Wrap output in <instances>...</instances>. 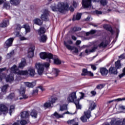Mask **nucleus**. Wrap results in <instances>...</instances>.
I'll return each mask as SVG.
<instances>
[{"label":"nucleus","instance_id":"nucleus-1","mask_svg":"<svg viewBox=\"0 0 125 125\" xmlns=\"http://www.w3.org/2000/svg\"><path fill=\"white\" fill-rule=\"evenodd\" d=\"M7 72H10L11 74L7 76L6 78V81L8 83H12L14 81L13 77V74H16L18 76H22V74H25L26 72L23 71V70H19V68L17 66L14 64L11 67V68L7 70Z\"/></svg>","mask_w":125,"mask_h":125},{"label":"nucleus","instance_id":"nucleus-2","mask_svg":"<svg viewBox=\"0 0 125 125\" xmlns=\"http://www.w3.org/2000/svg\"><path fill=\"white\" fill-rule=\"evenodd\" d=\"M84 97V94L81 93V96L80 99H77V92H73L70 93L67 98L68 102L73 103L75 104L77 109H82V105L80 104V101L81 99H83Z\"/></svg>","mask_w":125,"mask_h":125},{"label":"nucleus","instance_id":"nucleus-3","mask_svg":"<svg viewBox=\"0 0 125 125\" xmlns=\"http://www.w3.org/2000/svg\"><path fill=\"white\" fill-rule=\"evenodd\" d=\"M108 45V42L106 40H104L103 41H100L99 42H96L94 43V46L91 49H86L85 51L86 54H90L92 52H95V50L97 47H100V48H104Z\"/></svg>","mask_w":125,"mask_h":125},{"label":"nucleus","instance_id":"nucleus-4","mask_svg":"<svg viewBox=\"0 0 125 125\" xmlns=\"http://www.w3.org/2000/svg\"><path fill=\"white\" fill-rule=\"evenodd\" d=\"M50 8L52 11H59L61 13H63L65 10L69 9V5L66 2H59L57 6L55 4H53Z\"/></svg>","mask_w":125,"mask_h":125},{"label":"nucleus","instance_id":"nucleus-5","mask_svg":"<svg viewBox=\"0 0 125 125\" xmlns=\"http://www.w3.org/2000/svg\"><path fill=\"white\" fill-rule=\"evenodd\" d=\"M41 59H47V61L50 62V59L54 60V64L56 65H60L61 64V61L57 58L56 56H53L50 53L42 52L40 54Z\"/></svg>","mask_w":125,"mask_h":125},{"label":"nucleus","instance_id":"nucleus-6","mask_svg":"<svg viewBox=\"0 0 125 125\" xmlns=\"http://www.w3.org/2000/svg\"><path fill=\"white\" fill-rule=\"evenodd\" d=\"M50 64L48 62H44L43 63L38 62L35 64V67L37 69L39 75H42V73H43L44 70V67L45 68H48Z\"/></svg>","mask_w":125,"mask_h":125},{"label":"nucleus","instance_id":"nucleus-7","mask_svg":"<svg viewBox=\"0 0 125 125\" xmlns=\"http://www.w3.org/2000/svg\"><path fill=\"white\" fill-rule=\"evenodd\" d=\"M21 28H24L25 29V35L26 34H27V33H30V31H31L30 26H29V25H28V24H24L22 27H21V25H20V24H17L16 30L18 31L14 33L16 37H19V31L21 30Z\"/></svg>","mask_w":125,"mask_h":125},{"label":"nucleus","instance_id":"nucleus-8","mask_svg":"<svg viewBox=\"0 0 125 125\" xmlns=\"http://www.w3.org/2000/svg\"><path fill=\"white\" fill-rule=\"evenodd\" d=\"M56 101H57V97L55 95H53L50 98L48 101L44 104L43 106L45 108L53 107V104L56 103Z\"/></svg>","mask_w":125,"mask_h":125},{"label":"nucleus","instance_id":"nucleus-9","mask_svg":"<svg viewBox=\"0 0 125 125\" xmlns=\"http://www.w3.org/2000/svg\"><path fill=\"white\" fill-rule=\"evenodd\" d=\"M110 124L111 125H125V118L123 120L118 118H112Z\"/></svg>","mask_w":125,"mask_h":125},{"label":"nucleus","instance_id":"nucleus-10","mask_svg":"<svg viewBox=\"0 0 125 125\" xmlns=\"http://www.w3.org/2000/svg\"><path fill=\"white\" fill-rule=\"evenodd\" d=\"M91 0L95 2H98L99 0H83L82 5L84 8H89L91 7Z\"/></svg>","mask_w":125,"mask_h":125},{"label":"nucleus","instance_id":"nucleus-11","mask_svg":"<svg viewBox=\"0 0 125 125\" xmlns=\"http://www.w3.org/2000/svg\"><path fill=\"white\" fill-rule=\"evenodd\" d=\"M64 45L66 47V48L68 49V50H70L72 53L78 54L79 53V49H78V48L68 44L66 42H64Z\"/></svg>","mask_w":125,"mask_h":125},{"label":"nucleus","instance_id":"nucleus-12","mask_svg":"<svg viewBox=\"0 0 125 125\" xmlns=\"http://www.w3.org/2000/svg\"><path fill=\"white\" fill-rule=\"evenodd\" d=\"M91 112L89 110H87L84 112V115L81 117V120L83 123H85L87 121V119H89L91 117Z\"/></svg>","mask_w":125,"mask_h":125},{"label":"nucleus","instance_id":"nucleus-13","mask_svg":"<svg viewBox=\"0 0 125 125\" xmlns=\"http://www.w3.org/2000/svg\"><path fill=\"white\" fill-rule=\"evenodd\" d=\"M23 72H25V73L24 74H22V76H27L29 75L31 77H34V76L36 75L35 69L33 67H30L28 70H23Z\"/></svg>","mask_w":125,"mask_h":125},{"label":"nucleus","instance_id":"nucleus-14","mask_svg":"<svg viewBox=\"0 0 125 125\" xmlns=\"http://www.w3.org/2000/svg\"><path fill=\"white\" fill-rule=\"evenodd\" d=\"M26 91V88L23 86H21L20 89L19 90V92L21 96H22V98H20V100L21 99H26L28 98V96L27 95H25V92Z\"/></svg>","mask_w":125,"mask_h":125},{"label":"nucleus","instance_id":"nucleus-15","mask_svg":"<svg viewBox=\"0 0 125 125\" xmlns=\"http://www.w3.org/2000/svg\"><path fill=\"white\" fill-rule=\"evenodd\" d=\"M75 113H70L69 111H66L63 113H62V114H59L58 113H57V112H55L53 116H54L55 117V118H57V119H59L61 118H64L65 115L67 114V115H74Z\"/></svg>","mask_w":125,"mask_h":125},{"label":"nucleus","instance_id":"nucleus-16","mask_svg":"<svg viewBox=\"0 0 125 125\" xmlns=\"http://www.w3.org/2000/svg\"><path fill=\"white\" fill-rule=\"evenodd\" d=\"M13 41H14V38H11L8 39L4 44V47H5V48H8V47L11 46V45H12Z\"/></svg>","mask_w":125,"mask_h":125},{"label":"nucleus","instance_id":"nucleus-17","mask_svg":"<svg viewBox=\"0 0 125 125\" xmlns=\"http://www.w3.org/2000/svg\"><path fill=\"white\" fill-rule=\"evenodd\" d=\"M0 112L3 114H7L8 113V108L4 104H0Z\"/></svg>","mask_w":125,"mask_h":125},{"label":"nucleus","instance_id":"nucleus-18","mask_svg":"<svg viewBox=\"0 0 125 125\" xmlns=\"http://www.w3.org/2000/svg\"><path fill=\"white\" fill-rule=\"evenodd\" d=\"M34 51H35V45H32L28 49V57L29 58H32L34 57Z\"/></svg>","mask_w":125,"mask_h":125},{"label":"nucleus","instance_id":"nucleus-19","mask_svg":"<svg viewBox=\"0 0 125 125\" xmlns=\"http://www.w3.org/2000/svg\"><path fill=\"white\" fill-rule=\"evenodd\" d=\"M48 16V11L47 10H45L43 11V14L41 15V19L44 21H47Z\"/></svg>","mask_w":125,"mask_h":125},{"label":"nucleus","instance_id":"nucleus-20","mask_svg":"<svg viewBox=\"0 0 125 125\" xmlns=\"http://www.w3.org/2000/svg\"><path fill=\"white\" fill-rule=\"evenodd\" d=\"M24 83L27 87H34V86H35L36 84H37V81H34L32 83L24 82Z\"/></svg>","mask_w":125,"mask_h":125},{"label":"nucleus","instance_id":"nucleus-21","mask_svg":"<svg viewBox=\"0 0 125 125\" xmlns=\"http://www.w3.org/2000/svg\"><path fill=\"white\" fill-rule=\"evenodd\" d=\"M64 104L65 102L63 101L60 102V111H65V110H67V104Z\"/></svg>","mask_w":125,"mask_h":125},{"label":"nucleus","instance_id":"nucleus-22","mask_svg":"<svg viewBox=\"0 0 125 125\" xmlns=\"http://www.w3.org/2000/svg\"><path fill=\"white\" fill-rule=\"evenodd\" d=\"M26 60L25 59H22L21 62L19 64V66L18 67L20 69H23L25 66H26Z\"/></svg>","mask_w":125,"mask_h":125},{"label":"nucleus","instance_id":"nucleus-23","mask_svg":"<svg viewBox=\"0 0 125 125\" xmlns=\"http://www.w3.org/2000/svg\"><path fill=\"white\" fill-rule=\"evenodd\" d=\"M9 25V21L7 19L4 20L3 21V22L0 23V27L2 28H5V27H7Z\"/></svg>","mask_w":125,"mask_h":125},{"label":"nucleus","instance_id":"nucleus-24","mask_svg":"<svg viewBox=\"0 0 125 125\" xmlns=\"http://www.w3.org/2000/svg\"><path fill=\"white\" fill-rule=\"evenodd\" d=\"M9 87V86L8 85V84H6L2 86L1 87V93H2V94H5V93L7 92V89Z\"/></svg>","mask_w":125,"mask_h":125},{"label":"nucleus","instance_id":"nucleus-25","mask_svg":"<svg viewBox=\"0 0 125 125\" xmlns=\"http://www.w3.org/2000/svg\"><path fill=\"white\" fill-rule=\"evenodd\" d=\"M78 121V118H75L73 120L68 121L67 124H68V125H79Z\"/></svg>","mask_w":125,"mask_h":125},{"label":"nucleus","instance_id":"nucleus-26","mask_svg":"<svg viewBox=\"0 0 125 125\" xmlns=\"http://www.w3.org/2000/svg\"><path fill=\"white\" fill-rule=\"evenodd\" d=\"M95 107H96V104H95V103L92 101H90V106L89 107V110L88 111H92V110H94L95 109Z\"/></svg>","mask_w":125,"mask_h":125},{"label":"nucleus","instance_id":"nucleus-27","mask_svg":"<svg viewBox=\"0 0 125 125\" xmlns=\"http://www.w3.org/2000/svg\"><path fill=\"white\" fill-rule=\"evenodd\" d=\"M100 73L102 76H107V75H108V71L105 68L103 67L100 69Z\"/></svg>","mask_w":125,"mask_h":125},{"label":"nucleus","instance_id":"nucleus-28","mask_svg":"<svg viewBox=\"0 0 125 125\" xmlns=\"http://www.w3.org/2000/svg\"><path fill=\"white\" fill-rule=\"evenodd\" d=\"M21 119H27L29 118V112L28 111H23L21 113Z\"/></svg>","mask_w":125,"mask_h":125},{"label":"nucleus","instance_id":"nucleus-29","mask_svg":"<svg viewBox=\"0 0 125 125\" xmlns=\"http://www.w3.org/2000/svg\"><path fill=\"white\" fill-rule=\"evenodd\" d=\"M109 70V73L111 74H113V75H117L118 74V71H117L116 67H110Z\"/></svg>","mask_w":125,"mask_h":125},{"label":"nucleus","instance_id":"nucleus-30","mask_svg":"<svg viewBox=\"0 0 125 125\" xmlns=\"http://www.w3.org/2000/svg\"><path fill=\"white\" fill-rule=\"evenodd\" d=\"M82 18V13H77L76 16V15L73 16V21H75V20H80Z\"/></svg>","mask_w":125,"mask_h":125},{"label":"nucleus","instance_id":"nucleus-31","mask_svg":"<svg viewBox=\"0 0 125 125\" xmlns=\"http://www.w3.org/2000/svg\"><path fill=\"white\" fill-rule=\"evenodd\" d=\"M20 1H21V0H10V2L11 4H12L13 5H18L19 3H20Z\"/></svg>","mask_w":125,"mask_h":125},{"label":"nucleus","instance_id":"nucleus-32","mask_svg":"<svg viewBox=\"0 0 125 125\" xmlns=\"http://www.w3.org/2000/svg\"><path fill=\"white\" fill-rule=\"evenodd\" d=\"M30 115L32 118H34V119H37V117H38V112H37L36 110L34 109L31 111Z\"/></svg>","mask_w":125,"mask_h":125},{"label":"nucleus","instance_id":"nucleus-33","mask_svg":"<svg viewBox=\"0 0 125 125\" xmlns=\"http://www.w3.org/2000/svg\"><path fill=\"white\" fill-rule=\"evenodd\" d=\"M45 28H44V27H41L38 30V32L39 35H40V36H41V35H43V34H44V33H45Z\"/></svg>","mask_w":125,"mask_h":125},{"label":"nucleus","instance_id":"nucleus-34","mask_svg":"<svg viewBox=\"0 0 125 125\" xmlns=\"http://www.w3.org/2000/svg\"><path fill=\"white\" fill-rule=\"evenodd\" d=\"M52 74H53L55 77H57L58 74H59V70L57 68H53Z\"/></svg>","mask_w":125,"mask_h":125},{"label":"nucleus","instance_id":"nucleus-35","mask_svg":"<svg viewBox=\"0 0 125 125\" xmlns=\"http://www.w3.org/2000/svg\"><path fill=\"white\" fill-rule=\"evenodd\" d=\"M104 28L107 31H109V32H110L111 34H114V32H113V29H112V27L108 26V25H104Z\"/></svg>","mask_w":125,"mask_h":125},{"label":"nucleus","instance_id":"nucleus-36","mask_svg":"<svg viewBox=\"0 0 125 125\" xmlns=\"http://www.w3.org/2000/svg\"><path fill=\"white\" fill-rule=\"evenodd\" d=\"M34 22L35 24L39 25V26H41V25H42V21L41 20H40V19H35L34 20Z\"/></svg>","mask_w":125,"mask_h":125},{"label":"nucleus","instance_id":"nucleus-37","mask_svg":"<svg viewBox=\"0 0 125 125\" xmlns=\"http://www.w3.org/2000/svg\"><path fill=\"white\" fill-rule=\"evenodd\" d=\"M125 100V98H118L116 99H114L113 100L109 101L108 102V103H112V102H114V101H116L117 102H120V101H124Z\"/></svg>","mask_w":125,"mask_h":125},{"label":"nucleus","instance_id":"nucleus-38","mask_svg":"<svg viewBox=\"0 0 125 125\" xmlns=\"http://www.w3.org/2000/svg\"><path fill=\"white\" fill-rule=\"evenodd\" d=\"M122 68V65H121V61H117L115 62V68L117 69H121Z\"/></svg>","mask_w":125,"mask_h":125},{"label":"nucleus","instance_id":"nucleus-39","mask_svg":"<svg viewBox=\"0 0 125 125\" xmlns=\"http://www.w3.org/2000/svg\"><path fill=\"white\" fill-rule=\"evenodd\" d=\"M46 40H47V37H46V35H43L41 37L40 42H46Z\"/></svg>","mask_w":125,"mask_h":125},{"label":"nucleus","instance_id":"nucleus-40","mask_svg":"<svg viewBox=\"0 0 125 125\" xmlns=\"http://www.w3.org/2000/svg\"><path fill=\"white\" fill-rule=\"evenodd\" d=\"M82 76H89L90 77H93V73L91 71H87V73H82Z\"/></svg>","mask_w":125,"mask_h":125},{"label":"nucleus","instance_id":"nucleus-41","mask_svg":"<svg viewBox=\"0 0 125 125\" xmlns=\"http://www.w3.org/2000/svg\"><path fill=\"white\" fill-rule=\"evenodd\" d=\"M96 33V30H92L89 32H87L85 33L86 36H89V35H93Z\"/></svg>","mask_w":125,"mask_h":125},{"label":"nucleus","instance_id":"nucleus-42","mask_svg":"<svg viewBox=\"0 0 125 125\" xmlns=\"http://www.w3.org/2000/svg\"><path fill=\"white\" fill-rule=\"evenodd\" d=\"M15 108V106H14V105H11L10 106V109L9 110V113L10 116H11V114H12V112H14Z\"/></svg>","mask_w":125,"mask_h":125},{"label":"nucleus","instance_id":"nucleus-43","mask_svg":"<svg viewBox=\"0 0 125 125\" xmlns=\"http://www.w3.org/2000/svg\"><path fill=\"white\" fill-rule=\"evenodd\" d=\"M100 2L102 5L105 6L107 4V0H100Z\"/></svg>","mask_w":125,"mask_h":125},{"label":"nucleus","instance_id":"nucleus-44","mask_svg":"<svg viewBox=\"0 0 125 125\" xmlns=\"http://www.w3.org/2000/svg\"><path fill=\"white\" fill-rule=\"evenodd\" d=\"M14 96H15V95L14 93H11L9 96H7V99H13L14 98Z\"/></svg>","mask_w":125,"mask_h":125},{"label":"nucleus","instance_id":"nucleus-45","mask_svg":"<svg viewBox=\"0 0 125 125\" xmlns=\"http://www.w3.org/2000/svg\"><path fill=\"white\" fill-rule=\"evenodd\" d=\"M20 124L21 125H27V124H28V121H27L24 119H21L20 122Z\"/></svg>","mask_w":125,"mask_h":125},{"label":"nucleus","instance_id":"nucleus-46","mask_svg":"<svg viewBox=\"0 0 125 125\" xmlns=\"http://www.w3.org/2000/svg\"><path fill=\"white\" fill-rule=\"evenodd\" d=\"M124 76H125V67L123 70V73L119 75L120 79H122Z\"/></svg>","mask_w":125,"mask_h":125},{"label":"nucleus","instance_id":"nucleus-47","mask_svg":"<svg viewBox=\"0 0 125 125\" xmlns=\"http://www.w3.org/2000/svg\"><path fill=\"white\" fill-rule=\"evenodd\" d=\"M10 8V6L7 3H4L3 5V8H5L6 9H9Z\"/></svg>","mask_w":125,"mask_h":125},{"label":"nucleus","instance_id":"nucleus-48","mask_svg":"<svg viewBox=\"0 0 125 125\" xmlns=\"http://www.w3.org/2000/svg\"><path fill=\"white\" fill-rule=\"evenodd\" d=\"M13 54H14V51H12L10 53L7 54V58H10V57H11L12 56V55H13Z\"/></svg>","mask_w":125,"mask_h":125},{"label":"nucleus","instance_id":"nucleus-49","mask_svg":"<svg viewBox=\"0 0 125 125\" xmlns=\"http://www.w3.org/2000/svg\"><path fill=\"white\" fill-rule=\"evenodd\" d=\"M5 79V75L4 74H0V82Z\"/></svg>","mask_w":125,"mask_h":125},{"label":"nucleus","instance_id":"nucleus-50","mask_svg":"<svg viewBox=\"0 0 125 125\" xmlns=\"http://www.w3.org/2000/svg\"><path fill=\"white\" fill-rule=\"evenodd\" d=\"M103 87H104V85L102 84H100L98 85L96 87V88L98 89H102V88H103Z\"/></svg>","mask_w":125,"mask_h":125},{"label":"nucleus","instance_id":"nucleus-51","mask_svg":"<svg viewBox=\"0 0 125 125\" xmlns=\"http://www.w3.org/2000/svg\"><path fill=\"white\" fill-rule=\"evenodd\" d=\"M90 65H91V69H92V70H93V71H95V70H96L97 68H96V66L95 65L91 64Z\"/></svg>","mask_w":125,"mask_h":125},{"label":"nucleus","instance_id":"nucleus-52","mask_svg":"<svg viewBox=\"0 0 125 125\" xmlns=\"http://www.w3.org/2000/svg\"><path fill=\"white\" fill-rule=\"evenodd\" d=\"M95 13H96V14H97L98 15H100L102 14V12L98 10H96L95 11Z\"/></svg>","mask_w":125,"mask_h":125},{"label":"nucleus","instance_id":"nucleus-53","mask_svg":"<svg viewBox=\"0 0 125 125\" xmlns=\"http://www.w3.org/2000/svg\"><path fill=\"white\" fill-rule=\"evenodd\" d=\"M81 30H82V29L80 27H74L73 28V31H81Z\"/></svg>","mask_w":125,"mask_h":125},{"label":"nucleus","instance_id":"nucleus-54","mask_svg":"<svg viewBox=\"0 0 125 125\" xmlns=\"http://www.w3.org/2000/svg\"><path fill=\"white\" fill-rule=\"evenodd\" d=\"M125 54H123L120 56H119V59H125Z\"/></svg>","mask_w":125,"mask_h":125},{"label":"nucleus","instance_id":"nucleus-55","mask_svg":"<svg viewBox=\"0 0 125 125\" xmlns=\"http://www.w3.org/2000/svg\"><path fill=\"white\" fill-rule=\"evenodd\" d=\"M119 109L121 110H125V106L123 105H119Z\"/></svg>","mask_w":125,"mask_h":125},{"label":"nucleus","instance_id":"nucleus-56","mask_svg":"<svg viewBox=\"0 0 125 125\" xmlns=\"http://www.w3.org/2000/svg\"><path fill=\"white\" fill-rule=\"evenodd\" d=\"M65 42H66V43H67V44H69V45H70V44H72L73 43V42L71 40L68 41L67 42L64 41Z\"/></svg>","mask_w":125,"mask_h":125},{"label":"nucleus","instance_id":"nucleus-57","mask_svg":"<svg viewBox=\"0 0 125 125\" xmlns=\"http://www.w3.org/2000/svg\"><path fill=\"white\" fill-rule=\"evenodd\" d=\"M82 42L80 40H78L76 42V45H79V44H81Z\"/></svg>","mask_w":125,"mask_h":125},{"label":"nucleus","instance_id":"nucleus-58","mask_svg":"<svg viewBox=\"0 0 125 125\" xmlns=\"http://www.w3.org/2000/svg\"><path fill=\"white\" fill-rule=\"evenodd\" d=\"M87 70H86V69H83V73L82 74H87Z\"/></svg>","mask_w":125,"mask_h":125},{"label":"nucleus","instance_id":"nucleus-59","mask_svg":"<svg viewBox=\"0 0 125 125\" xmlns=\"http://www.w3.org/2000/svg\"><path fill=\"white\" fill-rule=\"evenodd\" d=\"M73 5L74 6V7H77V6H78V4L77 3V2L73 1Z\"/></svg>","mask_w":125,"mask_h":125},{"label":"nucleus","instance_id":"nucleus-60","mask_svg":"<svg viewBox=\"0 0 125 125\" xmlns=\"http://www.w3.org/2000/svg\"><path fill=\"white\" fill-rule=\"evenodd\" d=\"M20 40H21V41H26V40H27V38H26L24 37H21Z\"/></svg>","mask_w":125,"mask_h":125},{"label":"nucleus","instance_id":"nucleus-61","mask_svg":"<svg viewBox=\"0 0 125 125\" xmlns=\"http://www.w3.org/2000/svg\"><path fill=\"white\" fill-rule=\"evenodd\" d=\"M91 94H92V95L93 96H94L95 95V94H96V92H95V91H92L91 92Z\"/></svg>","mask_w":125,"mask_h":125},{"label":"nucleus","instance_id":"nucleus-62","mask_svg":"<svg viewBox=\"0 0 125 125\" xmlns=\"http://www.w3.org/2000/svg\"><path fill=\"white\" fill-rule=\"evenodd\" d=\"M86 47H88V45H83L82 47H81V49H83V48H85Z\"/></svg>","mask_w":125,"mask_h":125},{"label":"nucleus","instance_id":"nucleus-63","mask_svg":"<svg viewBox=\"0 0 125 125\" xmlns=\"http://www.w3.org/2000/svg\"><path fill=\"white\" fill-rule=\"evenodd\" d=\"M69 10L71 11V12H73V11H74V7H73L72 6H71L69 8Z\"/></svg>","mask_w":125,"mask_h":125},{"label":"nucleus","instance_id":"nucleus-64","mask_svg":"<svg viewBox=\"0 0 125 125\" xmlns=\"http://www.w3.org/2000/svg\"><path fill=\"white\" fill-rule=\"evenodd\" d=\"M6 70V68L4 67L3 68H0V72H2V71H5Z\"/></svg>","mask_w":125,"mask_h":125}]
</instances>
